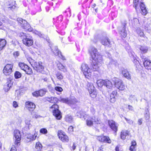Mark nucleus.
<instances>
[{
	"label": "nucleus",
	"instance_id": "1",
	"mask_svg": "<svg viewBox=\"0 0 151 151\" xmlns=\"http://www.w3.org/2000/svg\"><path fill=\"white\" fill-rule=\"evenodd\" d=\"M89 52L93 60L91 69L94 71H97L102 63V57L99 53L97 50L94 47H91L89 48Z\"/></svg>",
	"mask_w": 151,
	"mask_h": 151
},
{
	"label": "nucleus",
	"instance_id": "2",
	"mask_svg": "<svg viewBox=\"0 0 151 151\" xmlns=\"http://www.w3.org/2000/svg\"><path fill=\"white\" fill-rule=\"evenodd\" d=\"M83 118L86 121V125L88 127H91L93 124H98L101 123L100 119L91 114H84Z\"/></svg>",
	"mask_w": 151,
	"mask_h": 151
},
{
	"label": "nucleus",
	"instance_id": "3",
	"mask_svg": "<svg viewBox=\"0 0 151 151\" xmlns=\"http://www.w3.org/2000/svg\"><path fill=\"white\" fill-rule=\"evenodd\" d=\"M21 137L20 131L17 129L15 130L14 132L13 139L14 140L15 146L12 147L10 151H17L15 146L18 147L20 145Z\"/></svg>",
	"mask_w": 151,
	"mask_h": 151
},
{
	"label": "nucleus",
	"instance_id": "4",
	"mask_svg": "<svg viewBox=\"0 0 151 151\" xmlns=\"http://www.w3.org/2000/svg\"><path fill=\"white\" fill-rule=\"evenodd\" d=\"M27 60L34 70L38 72H42L44 69L42 63L36 62L30 58H27Z\"/></svg>",
	"mask_w": 151,
	"mask_h": 151
},
{
	"label": "nucleus",
	"instance_id": "5",
	"mask_svg": "<svg viewBox=\"0 0 151 151\" xmlns=\"http://www.w3.org/2000/svg\"><path fill=\"white\" fill-rule=\"evenodd\" d=\"M58 106L56 104H54L50 108V110L52 111L53 115L58 120H60L62 118L60 111L59 110Z\"/></svg>",
	"mask_w": 151,
	"mask_h": 151
},
{
	"label": "nucleus",
	"instance_id": "6",
	"mask_svg": "<svg viewBox=\"0 0 151 151\" xmlns=\"http://www.w3.org/2000/svg\"><path fill=\"white\" fill-rule=\"evenodd\" d=\"M81 68L85 77L89 79L91 76V72L88 65L85 63H83L81 65Z\"/></svg>",
	"mask_w": 151,
	"mask_h": 151
},
{
	"label": "nucleus",
	"instance_id": "7",
	"mask_svg": "<svg viewBox=\"0 0 151 151\" xmlns=\"http://www.w3.org/2000/svg\"><path fill=\"white\" fill-rule=\"evenodd\" d=\"M112 80L117 88L121 91L125 89L126 86L122 80L116 78H114L112 79Z\"/></svg>",
	"mask_w": 151,
	"mask_h": 151
},
{
	"label": "nucleus",
	"instance_id": "8",
	"mask_svg": "<svg viewBox=\"0 0 151 151\" xmlns=\"http://www.w3.org/2000/svg\"><path fill=\"white\" fill-rule=\"evenodd\" d=\"M17 21L19 23L21 26L26 30L29 32L32 31V28L25 20H23L22 18H18L17 19Z\"/></svg>",
	"mask_w": 151,
	"mask_h": 151
},
{
	"label": "nucleus",
	"instance_id": "9",
	"mask_svg": "<svg viewBox=\"0 0 151 151\" xmlns=\"http://www.w3.org/2000/svg\"><path fill=\"white\" fill-rule=\"evenodd\" d=\"M88 90L90 96L92 98H95L96 96L97 92L93 85L90 83L87 84Z\"/></svg>",
	"mask_w": 151,
	"mask_h": 151
},
{
	"label": "nucleus",
	"instance_id": "10",
	"mask_svg": "<svg viewBox=\"0 0 151 151\" xmlns=\"http://www.w3.org/2000/svg\"><path fill=\"white\" fill-rule=\"evenodd\" d=\"M23 44L27 46H30L33 45V40L32 37L28 35L23 37Z\"/></svg>",
	"mask_w": 151,
	"mask_h": 151
},
{
	"label": "nucleus",
	"instance_id": "11",
	"mask_svg": "<svg viewBox=\"0 0 151 151\" xmlns=\"http://www.w3.org/2000/svg\"><path fill=\"white\" fill-rule=\"evenodd\" d=\"M19 65L20 68L24 70L27 74L31 75L32 74V71L31 68L27 65L22 63H19Z\"/></svg>",
	"mask_w": 151,
	"mask_h": 151
},
{
	"label": "nucleus",
	"instance_id": "12",
	"mask_svg": "<svg viewBox=\"0 0 151 151\" xmlns=\"http://www.w3.org/2000/svg\"><path fill=\"white\" fill-rule=\"evenodd\" d=\"M141 58L143 62L144 66L145 68L148 70L151 69V62L150 60H149L145 56L142 55Z\"/></svg>",
	"mask_w": 151,
	"mask_h": 151
},
{
	"label": "nucleus",
	"instance_id": "13",
	"mask_svg": "<svg viewBox=\"0 0 151 151\" xmlns=\"http://www.w3.org/2000/svg\"><path fill=\"white\" fill-rule=\"evenodd\" d=\"M13 65L11 64H7L3 70V73L6 75H9L12 72Z\"/></svg>",
	"mask_w": 151,
	"mask_h": 151
},
{
	"label": "nucleus",
	"instance_id": "14",
	"mask_svg": "<svg viewBox=\"0 0 151 151\" xmlns=\"http://www.w3.org/2000/svg\"><path fill=\"white\" fill-rule=\"evenodd\" d=\"M51 49L55 55L58 56L63 60H65V57L62 55L61 52L58 50L57 47L55 46L52 48Z\"/></svg>",
	"mask_w": 151,
	"mask_h": 151
},
{
	"label": "nucleus",
	"instance_id": "15",
	"mask_svg": "<svg viewBox=\"0 0 151 151\" xmlns=\"http://www.w3.org/2000/svg\"><path fill=\"white\" fill-rule=\"evenodd\" d=\"M25 108L29 111L34 110L35 108V104L32 102L29 101H27L25 103Z\"/></svg>",
	"mask_w": 151,
	"mask_h": 151
},
{
	"label": "nucleus",
	"instance_id": "16",
	"mask_svg": "<svg viewBox=\"0 0 151 151\" xmlns=\"http://www.w3.org/2000/svg\"><path fill=\"white\" fill-rule=\"evenodd\" d=\"M120 71V73L125 78L128 80L131 79V75L127 69L121 68Z\"/></svg>",
	"mask_w": 151,
	"mask_h": 151
},
{
	"label": "nucleus",
	"instance_id": "17",
	"mask_svg": "<svg viewBox=\"0 0 151 151\" xmlns=\"http://www.w3.org/2000/svg\"><path fill=\"white\" fill-rule=\"evenodd\" d=\"M58 136L59 138L63 142H67L69 140L68 137L61 130L59 131Z\"/></svg>",
	"mask_w": 151,
	"mask_h": 151
},
{
	"label": "nucleus",
	"instance_id": "18",
	"mask_svg": "<svg viewBox=\"0 0 151 151\" xmlns=\"http://www.w3.org/2000/svg\"><path fill=\"white\" fill-rule=\"evenodd\" d=\"M101 42L102 45L107 47H111L112 43L114 44L113 42H110L109 39L107 37L101 39Z\"/></svg>",
	"mask_w": 151,
	"mask_h": 151
},
{
	"label": "nucleus",
	"instance_id": "19",
	"mask_svg": "<svg viewBox=\"0 0 151 151\" xmlns=\"http://www.w3.org/2000/svg\"><path fill=\"white\" fill-rule=\"evenodd\" d=\"M47 91L45 89H42L38 91H35L32 93L34 96L37 97L39 96H42L45 94Z\"/></svg>",
	"mask_w": 151,
	"mask_h": 151
},
{
	"label": "nucleus",
	"instance_id": "20",
	"mask_svg": "<svg viewBox=\"0 0 151 151\" xmlns=\"http://www.w3.org/2000/svg\"><path fill=\"white\" fill-rule=\"evenodd\" d=\"M60 101L62 102L65 103L70 105L75 104L76 102L75 99H68V98H63L61 99Z\"/></svg>",
	"mask_w": 151,
	"mask_h": 151
},
{
	"label": "nucleus",
	"instance_id": "21",
	"mask_svg": "<svg viewBox=\"0 0 151 151\" xmlns=\"http://www.w3.org/2000/svg\"><path fill=\"white\" fill-rule=\"evenodd\" d=\"M108 123L110 128L115 132H116L117 130V124H116L114 121L112 120H109Z\"/></svg>",
	"mask_w": 151,
	"mask_h": 151
},
{
	"label": "nucleus",
	"instance_id": "22",
	"mask_svg": "<svg viewBox=\"0 0 151 151\" xmlns=\"http://www.w3.org/2000/svg\"><path fill=\"white\" fill-rule=\"evenodd\" d=\"M97 139H98L99 140V141L101 142H107L109 143H110L111 142V140L110 139L109 137H108L105 136H101L99 137Z\"/></svg>",
	"mask_w": 151,
	"mask_h": 151
},
{
	"label": "nucleus",
	"instance_id": "23",
	"mask_svg": "<svg viewBox=\"0 0 151 151\" xmlns=\"http://www.w3.org/2000/svg\"><path fill=\"white\" fill-rule=\"evenodd\" d=\"M37 135V133L36 132H35L34 134H28L27 135V142H29L35 140L36 139Z\"/></svg>",
	"mask_w": 151,
	"mask_h": 151
},
{
	"label": "nucleus",
	"instance_id": "24",
	"mask_svg": "<svg viewBox=\"0 0 151 151\" xmlns=\"http://www.w3.org/2000/svg\"><path fill=\"white\" fill-rule=\"evenodd\" d=\"M136 32L139 36L143 38L144 40H146L147 37L144 35L143 32L140 28H138L136 30Z\"/></svg>",
	"mask_w": 151,
	"mask_h": 151
},
{
	"label": "nucleus",
	"instance_id": "25",
	"mask_svg": "<svg viewBox=\"0 0 151 151\" xmlns=\"http://www.w3.org/2000/svg\"><path fill=\"white\" fill-rule=\"evenodd\" d=\"M125 48L127 51L128 52L129 56L130 57H134V52L132 51L128 43H127L126 45L125 46Z\"/></svg>",
	"mask_w": 151,
	"mask_h": 151
},
{
	"label": "nucleus",
	"instance_id": "26",
	"mask_svg": "<svg viewBox=\"0 0 151 151\" xmlns=\"http://www.w3.org/2000/svg\"><path fill=\"white\" fill-rule=\"evenodd\" d=\"M57 66L59 70L64 72H65L67 71V69L66 67L64 66L60 62H58L57 64Z\"/></svg>",
	"mask_w": 151,
	"mask_h": 151
},
{
	"label": "nucleus",
	"instance_id": "27",
	"mask_svg": "<svg viewBox=\"0 0 151 151\" xmlns=\"http://www.w3.org/2000/svg\"><path fill=\"white\" fill-rule=\"evenodd\" d=\"M120 33L123 37H125L127 35V32L125 30V26L124 25L122 27L119 29Z\"/></svg>",
	"mask_w": 151,
	"mask_h": 151
},
{
	"label": "nucleus",
	"instance_id": "28",
	"mask_svg": "<svg viewBox=\"0 0 151 151\" xmlns=\"http://www.w3.org/2000/svg\"><path fill=\"white\" fill-rule=\"evenodd\" d=\"M6 44V40L4 39H0V51L2 50L5 47Z\"/></svg>",
	"mask_w": 151,
	"mask_h": 151
},
{
	"label": "nucleus",
	"instance_id": "29",
	"mask_svg": "<svg viewBox=\"0 0 151 151\" xmlns=\"http://www.w3.org/2000/svg\"><path fill=\"white\" fill-rule=\"evenodd\" d=\"M33 33L35 34L38 35L40 37H43L44 39H45L47 41L49 42V38L46 36H44L43 35L41 34V32L37 30H34L33 32Z\"/></svg>",
	"mask_w": 151,
	"mask_h": 151
},
{
	"label": "nucleus",
	"instance_id": "30",
	"mask_svg": "<svg viewBox=\"0 0 151 151\" xmlns=\"http://www.w3.org/2000/svg\"><path fill=\"white\" fill-rule=\"evenodd\" d=\"M8 7L13 9H14L17 8L15 5V2L10 1H9L7 3Z\"/></svg>",
	"mask_w": 151,
	"mask_h": 151
},
{
	"label": "nucleus",
	"instance_id": "31",
	"mask_svg": "<svg viewBox=\"0 0 151 151\" xmlns=\"http://www.w3.org/2000/svg\"><path fill=\"white\" fill-rule=\"evenodd\" d=\"M129 132L127 130H122L121 132V137L122 139H125L127 136L129 135Z\"/></svg>",
	"mask_w": 151,
	"mask_h": 151
},
{
	"label": "nucleus",
	"instance_id": "32",
	"mask_svg": "<svg viewBox=\"0 0 151 151\" xmlns=\"http://www.w3.org/2000/svg\"><path fill=\"white\" fill-rule=\"evenodd\" d=\"M104 85L106 86L107 88L111 89L112 88V84L111 82L108 80H105Z\"/></svg>",
	"mask_w": 151,
	"mask_h": 151
},
{
	"label": "nucleus",
	"instance_id": "33",
	"mask_svg": "<svg viewBox=\"0 0 151 151\" xmlns=\"http://www.w3.org/2000/svg\"><path fill=\"white\" fill-rule=\"evenodd\" d=\"M139 48L141 52L143 53H147L148 50V48L147 46H140Z\"/></svg>",
	"mask_w": 151,
	"mask_h": 151
},
{
	"label": "nucleus",
	"instance_id": "34",
	"mask_svg": "<svg viewBox=\"0 0 151 151\" xmlns=\"http://www.w3.org/2000/svg\"><path fill=\"white\" fill-rule=\"evenodd\" d=\"M35 148L37 151H40L42 150V146L41 144L39 142H37L35 146Z\"/></svg>",
	"mask_w": 151,
	"mask_h": 151
},
{
	"label": "nucleus",
	"instance_id": "35",
	"mask_svg": "<svg viewBox=\"0 0 151 151\" xmlns=\"http://www.w3.org/2000/svg\"><path fill=\"white\" fill-rule=\"evenodd\" d=\"M110 62L109 63L108 65V68H110L113 65H117V62L116 60H114L110 58L109 59Z\"/></svg>",
	"mask_w": 151,
	"mask_h": 151
},
{
	"label": "nucleus",
	"instance_id": "36",
	"mask_svg": "<svg viewBox=\"0 0 151 151\" xmlns=\"http://www.w3.org/2000/svg\"><path fill=\"white\" fill-rule=\"evenodd\" d=\"M128 99L129 101L131 103L134 102L135 101H137L136 97L133 95H130Z\"/></svg>",
	"mask_w": 151,
	"mask_h": 151
},
{
	"label": "nucleus",
	"instance_id": "37",
	"mask_svg": "<svg viewBox=\"0 0 151 151\" xmlns=\"http://www.w3.org/2000/svg\"><path fill=\"white\" fill-rule=\"evenodd\" d=\"M58 99L57 98L51 97L47 98V100L52 103H56L58 101Z\"/></svg>",
	"mask_w": 151,
	"mask_h": 151
},
{
	"label": "nucleus",
	"instance_id": "38",
	"mask_svg": "<svg viewBox=\"0 0 151 151\" xmlns=\"http://www.w3.org/2000/svg\"><path fill=\"white\" fill-rule=\"evenodd\" d=\"M65 119L66 122L70 123L72 122L73 121L72 116L68 115L65 116Z\"/></svg>",
	"mask_w": 151,
	"mask_h": 151
},
{
	"label": "nucleus",
	"instance_id": "39",
	"mask_svg": "<svg viewBox=\"0 0 151 151\" xmlns=\"http://www.w3.org/2000/svg\"><path fill=\"white\" fill-rule=\"evenodd\" d=\"M105 80H99L97 81L96 83L99 87H101L105 84Z\"/></svg>",
	"mask_w": 151,
	"mask_h": 151
},
{
	"label": "nucleus",
	"instance_id": "40",
	"mask_svg": "<svg viewBox=\"0 0 151 151\" xmlns=\"http://www.w3.org/2000/svg\"><path fill=\"white\" fill-rule=\"evenodd\" d=\"M2 22L3 23L6 24H10V25L12 24L13 22L9 20L7 18H4L3 19Z\"/></svg>",
	"mask_w": 151,
	"mask_h": 151
},
{
	"label": "nucleus",
	"instance_id": "41",
	"mask_svg": "<svg viewBox=\"0 0 151 151\" xmlns=\"http://www.w3.org/2000/svg\"><path fill=\"white\" fill-rule=\"evenodd\" d=\"M25 123L26 126L29 129V127L32 126V125L30 124V120L28 118H26L25 120Z\"/></svg>",
	"mask_w": 151,
	"mask_h": 151
},
{
	"label": "nucleus",
	"instance_id": "42",
	"mask_svg": "<svg viewBox=\"0 0 151 151\" xmlns=\"http://www.w3.org/2000/svg\"><path fill=\"white\" fill-rule=\"evenodd\" d=\"M132 57L133 58V59H134V63L135 64V65H136V67L137 68H139V65H140L139 63V61L137 60V59H135V54H134V57Z\"/></svg>",
	"mask_w": 151,
	"mask_h": 151
},
{
	"label": "nucleus",
	"instance_id": "43",
	"mask_svg": "<svg viewBox=\"0 0 151 151\" xmlns=\"http://www.w3.org/2000/svg\"><path fill=\"white\" fill-rule=\"evenodd\" d=\"M56 75L57 78L59 80H61L63 78V77L62 74L59 72H57L56 73Z\"/></svg>",
	"mask_w": 151,
	"mask_h": 151
},
{
	"label": "nucleus",
	"instance_id": "44",
	"mask_svg": "<svg viewBox=\"0 0 151 151\" xmlns=\"http://www.w3.org/2000/svg\"><path fill=\"white\" fill-rule=\"evenodd\" d=\"M14 77L15 78L18 79L21 78L22 74L20 73L18 71H16L14 73Z\"/></svg>",
	"mask_w": 151,
	"mask_h": 151
},
{
	"label": "nucleus",
	"instance_id": "45",
	"mask_svg": "<svg viewBox=\"0 0 151 151\" xmlns=\"http://www.w3.org/2000/svg\"><path fill=\"white\" fill-rule=\"evenodd\" d=\"M93 149L92 146L90 145H87L85 148V151H93Z\"/></svg>",
	"mask_w": 151,
	"mask_h": 151
},
{
	"label": "nucleus",
	"instance_id": "46",
	"mask_svg": "<svg viewBox=\"0 0 151 151\" xmlns=\"http://www.w3.org/2000/svg\"><path fill=\"white\" fill-rule=\"evenodd\" d=\"M40 133L43 134H47V130L45 128H42L40 130Z\"/></svg>",
	"mask_w": 151,
	"mask_h": 151
},
{
	"label": "nucleus",
	"instance_id": "47",
	"mask_svg": "<svg viewBox=\"0 0 151 151\" xmlns=\"http://www.w3.org/2000/svg\"><path fill=\"white\" fill-rule=\"evenodd\" d=\"M134 6L136 9L137 6L139 4V0H134Z\"/></svg>",
	"mask_w": 151,
	"mask_h": 151
},
{
	"label": "nucleus",
	"instance_id": "48",
	"mask_svg": "<svg viewBox=\"0 0 151 151\" xmlns=\"http://www.w3.org/2000/svg\"><path fill=\"white\" fill-rule=\"evenodd\" d=\"M82 114V111L77 112L76 114V115L79 117L81 118L82 116H83V115L84 114Z\"/></svg>",
	"mask_w": 151,
	"mask_h": 151
},
{
	"label": "nucleus",
	"instance_id": "49",
	"mask_svg": "<svg viewBox=\"0 0 151 151\" xmlns=\"http://www.w3.org/2000/svg\"><path fill=\"white\" fill-rule=\"evenodd\" d=\"M55 89L56 91H58L59 92H62L63 89L62 88L60 87L59 86H56L55 87Z\"/></svg>",
	"mask_w": 151,
	"mask_h": 151
},
{
	"label": "nucleus",
	"instance_id": "50",
	"mask_svg": "<svg viewBox=\"0 0 151 151\" xmlns=\"http://www.w3.org/2000/svg\"><path fill=\"white\" fill-rule=\"evenodd\" d=\"M13 106L14 108H17L19 106L18 104L17 101H14L13 102Z\"/></svg>",
	"mask_w": 151,
	"mask_h": 151
},
{
	"label": "nucleus",
	"instance_id": "51",
	"mask_svg": "<svg viewBox=\"0 0 151 151\" xmlns=\"http://www.w3.org/2000/svg\"><path fill=\"white\" fill-rule=\"evenodd\" d=\"M133 22L134 23V24H139V20L137 18L134 19Z\"/></svg>",
	"mask_w": 151,
	"mask_h": 151
},
{
	"label": "nucleus",
	"instance_id": "52",
	"mask_svg": "<svg viewBox=\"0 0 151 151\" xmlns=\"http://www.w3.org/2000/svg\"><path fill=\"white\" fill-rule=\"evenodd\" d=\"M125 119L127 121V122L129 124H133V122L132 120H131L130 119H127L126 117H124Z\"/></svg>",
	"mask_w": 151,
	"mask_h": 151
},
{
	"label": "nucleus",
	"instance_id": "53",
	"mask_svg": "<svg viewBox=\"0 0 151 151\" xmlns=\"http://www.w3.org/2000/svg\"><path fill=\"white\" fill-rule=\"evenodd\" d=\"M116 92H115L113 91L110 95V98H115V96L116 95Z\"/></svg>",
	"mask_w": 151,
	"mask_h": 151
},
{
	"label": "nucleus",
	"instance_id": "54",
	"mask_svg": "<svg viewBox=\"0 0 151 151\" xmlns=\"http://www.w3.org/2000/svg\"><path fill=\"white\" fill-rule=\"evenodd\" d=\"M31 114L32 115V117L33 118H37L39 117V116H39L37 115L36 113H32Z\"/></svg>",
	"mask_w": 151,
	"mask_h": 151
},
{
	"label": "nucleus",
	"instance_id": "55",
	"mask_svg": "<svg viewBox=\"0 0 151 151\" xmlns=\"http://www.w3.org/2000/svg\"><path fill=\"white\" fill-rule=\"evenodd\" d=\"M135 148V146H131L129 148V150L130 151H136V149Z\"/></svg>",
	"mask_w": 151,
	"mask_h": 151
},
{
	"label": "nucleus",
	"instance_id": "56",
	"mask_svg": "<svg viewBox=\"0 0 151 151\" xmlns=\"http://www.w3.org/2000/svg\"><path fill=\"white\" fill-rule=\"evenodd\" d=\"M13 55H14V56L15 57H17L19 56V52L16 51V52H15L14 53Z\"/></svg>",
	"mask_w": 151,
	"mask_h": 151
},
{
	"label": "nucleus",
	"instance_id": "57",
	"mask_svg": "<svg viewBox=\"0 0 151 151\" xmlns=\"http://www.w3.org/2000/svg\"><path fill=\"white\" fill-rule=\"evenodd\" d=\"M90 111L91 112L93 115L95 113V111L94 108L93 107H91L90 108Z\"/></svg>",
	"mask_w": 151,
	"mask_h": 151
},
{
	"label": "nucleus",
	"instance_id": "58",
	"mask_svg": "<svg viewBox=\"0 0 151 151\" xmlns=\"http://www.w3.org/2000/svg\"><path fill=\"white\" fill-rule=\"evenodd\" d=\"M142 14L144 15H146L147 13V11L146 9H143V10H142Z\"/></svg>",
	"mask_w": 151,
	"mask_h": 151
},
{
	"label": "nucleus",
	"instance_id": "59",
	"mask_svg": "<svg viewBox=\"0 0 151 151\" xmlns=\"http://www.w3.org/2000/svg\"><path fill=\"white\" fill-rule=\"evenodd\" d=\"M68 130L70 132H73V127L72 126H70L68 128Z\"/></svg>",
	"mask_w": 151,
	"mask_h": 151
},
{
	"label": "nucleus",
	"instance_id": "60",
	"mask_svg": "<svg viewBox=\"0 0 151 151\" xmlns=\"http://www.w3.org/2000/svg\"><path fill=\"white\" fill-rule=\"evenodd\" d=\"M142 123V118L139 119L138 121V124L139 125H140Z\"/></svg>",
	"mask_w": 151,
	"mask_h": 151
},
{
	"label": "nucleus",
	"instance_id": "61",
	"mask_svg": "<svg viewBox=\"0 0 151 151\" xmlns=\"http://www.w3.org/2000/svg\"><path fill=\"white\" fill-rule=\"evenodd\" d=\"M127 108L130 110L133 111V107L131 105H128V106Z\"/></svg>",
	"mask_w": 151,
	"mask_h": 151
},
{
	"label": "nucleus",
	"instance_id": "62",
	"mask_svg": "<svg viewBox=\"0 0 151 151\" xmlns=\"http://www.w3.org/2000/svg\"><path fill=\"white\" fill-rule=\"evenodd\" d=\"M116 101L115 98H110V101L111 102L113 103L115 102Z\"/></svg>",
	"mask_w": 151,
	"mask_h": 151
},
{
	"label": "nucleus",
	"instance_id": "63",
	"mask_svg": "<svg viewBox=\"0 0 151 151\" xmlns=\"http://www.w3.org/2000/svg\"><path fill=\"white\" fill-rule=\"evenodd\" d=\"M145 117L146 119H148L149 118V113H146L145 115Z\"/></svg>",
	"mask_w": 151,
	"mask_h": 151
},
{
	"label": "nucleus",
	"instance_id": "64",
	"mask_svg": "<svg viewBox=\"0 0 151 151\" xmlns=\"http://www.w3.org/2000/svg\"><path fill=\"white\" fill-rule=\"evenodd\" d=\"M131 145L132 146H135L136 145V143L135 141H132L131 143Z\"/></svg>",
	"mask_w": 151,
	"mask_h": 151
}]
</instances>
